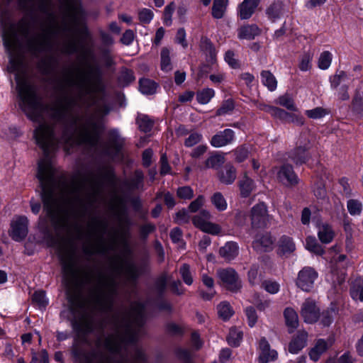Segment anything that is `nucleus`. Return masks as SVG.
Listing matches in <instances>:
<instances>
[{
	"instance_id": "nucleus-59",
	"label": "nucleus",
	"mask_w": 363,
	"mask_h": 363,
	"mask_svg": "<svg viewBox=\"0 0 363 363\" xmlns=\"http://www.w3.org/2000/svg\"><path fill=\"white\" fill-rule=\"evenodd\" d=\"M262 287L269 293L274 294L279 292L280 286L277 281H265L262 283Z\"/></svg>"
},
{
	"instance_id": "nucleus-55",
	"label": "nucleus",
	"mask_w": 363,
	"mask_h": 363,
	"mask_svg": "<svg viewBox=\"0 0 363 363\" xmlns=\"http://www.w3.org/2000/svg\"><path fill=\"white\" fill-rule=\"evenodd\" d=\"M119 80L123 85H128L135 80V77L131 70L124 69L121 71Z\"/></svg>"
},
{
	"instance_id": "nucleus-38",
	"label": "nucleus",
	"mask_w": 363,
	"mask_h": 363,
	"mask_svg": "<svg viewBox=\"0 0 363 363\" xmlns=\"http://www.w3.org/2000/svg\"><path fill=\"white\" fill-rule=\"evenodd\" d=\"M137 123L141 131L148 133L152 130L154 121L146 115H139L137 118Z\"/></svg>"
},
{
	"instance_id": "nucleus-35",
	"label": "nucleus",
	"mask_w": 363,
	"mask_h": 363,
	"mask_svg": "<svg viewBox=\"0 0 363 363\" xmlns=\"http://www.w3.org/2000/svg\"><path fill=\"white\" fill-rule=\"evenodd\" d=\"M212 205L218 211H224L228 208V203L220 192H216L211 196Z\"/></svg>"
},
{
	"instance_id": "nucleus-18",
	"label": "nucleus",
	"mask_w": 363,
	"mask_h": 363,
	"mask_svg": "<svg viewBox=\"0 0 363 363\" xmlns=\"http://www.w3.org/2000/svg\"><path fill=\"white\" fill-rule=\"evenodd\" d=\"M219 181L225 185L232 184L236 177V169L230 164H227L223 169L218 172Z\"/></svg>"
},
{
	"instance_id": "nucleus-58",
	"label": "nucleus",
	"mask_w": 363,
	"mask_h": 363,
	"mask_svg": "<svg viewBox=\"0 0 363 363\" xmlns=\"http://www.w3.org/2000/svg\"><path fill=\"white\" fill-rule=\"evenodd\" d=\"M203 137L202 135L199 133H191L189 137L185 140L184 145L186 147H192L202 140Z\"/></svg>"
},
{
	"instance_id": "nucleus-7",
	"label": "nucleus",
	"mask_w": 363,
	"mask_h": 363,
	"mask_svg": "<svg viewBox=\"0 0 363 363\" xmlns=\"http://www.w3.org/2000/svg\"><path fill=\"white\" fill-rule=\"evenodd\" d=\"M211 218V213L209 211L203 209L199 214L194 216L192 222L194 225L199 228L203 232L218 235L221 231V228L219 225L209 221Z\"/></svg>"
},
{
	"instance_id": "nucleus-32",
	"label": "nucleus",
	"mask_w": 363,
	"mask_h": 363,
	"mask_svg": "<svg viewBox=\"0 0 363 363\" xmlns=\"http://www.w3.org/2000/svg\"><path fill=\"white\" fill-rule=\"evenodd\" d=\"M340 247L338 245L332 247L329 250V255L330 258V263L334 265L340 264V267H345L342 264L346 259L345 255L340 254Z\"/></svg>"
},
{
	"instance_id": "nucleus-40",
	"label": "nucleus",
	"mask_w": 363,
	"mask_h": 363,
	"mask_svg": "<svg viewBox=\"0 0 363 363\" xmlns=\"http://www.w3.org/2000/svg\"><path fill=\"white\" fill-rule=\"evenodd\" d=\"M306 248L318 255H323L324 254V250L321 245H320L316 239L314 237H308L306 240Z\"/></svg>"
},
{
	"instance_id": "nucleus-28",
	"label": "nucleus",
	"mask_w": 363,
	"mask_h": 363,
	"mask_svg": "<svg viewBox=\"0 0 363 363\" xmlns=\"http://www.w3.org/2000/svg\"><path fill=\"white\" fill-rule=\"evenodd\" d=\"M273 240L272 237L268 235H263L259 238L256 239L252 244L255 250L259 252H265L270 250L272 247Z\"/></svg>"
},
{
	"instance_id": "nucleus-14",
	"label": "nucleus",
	"mask_w": 363,
	"mask_h": 363,
	"mask_svg": "<svg viewBox=\"0 0 363 363\" xmlns=\"http://www.w3.org/2000/svg\"><path fill=\"white\" fill-rule=\"evenodd\" d=\"M235 138L232 129L226 128L218 132L211 139L210 143L214 147H222L233 143Z\"/></svg>"
},
{
	"instance_id": "nucleus-37",
	"label": "nucleus",
	"mask_w": 363,
	"mask_h": 363,
	"mask_svg": "<svg viewBox=\"0 0 363 363\" xmlns=\"http://www.w3.org/2000/svg\"><path fill=\"white\" fill-rule=\"evenodd\" d=\"M279 247L281 253L286 254L295 250V244L291 238L287 236H282L279 242Z\"/></svg>"
},
{
	"instance_id": "nucleus-39",
	"label": "nucleus",
	"mask_w": 363,
	"mask_h": 363,
	"mask_svg": "<svg viewBox=\"0 0 363 363\" xmlns=\"http://www.w3.org/2000/svg\"><path fill=\"white\" fill-rule=\"evenodd\" d=\"M242 339V331L236 328H232L230 330L228 336L227 337L228 342L230 345L237 347L240 345Z\"/></svg>"
},
{
	"instance_id": "nucleus-56",
	"label": "nucleus",
	"mask_w": 363,
	"mask_h": 363,
	"mask_svg": "<svg viewBox=\"0 0 363 363\" xmlns=\"http://www.w3.org/2000/svg\"><path fill=\"white\" fill-rule=\"evenodd\" d=\"M154 13L152 10L143 9L138 12L140 21L143 23H149L153 18Z\"/></svg>"
},
{
	"instance_id": "nucleus-46",
	"label": "nucleus",
	"mask_w": 363,
	"mask_h": 363,
	"mask_svg": "<svg viewBox=\"0 0 363 363\" xmlns=\"http://www.w3.org/2000/svg\"><path fill=\"white\" fill-rule=\"evenodd\" d=\"M217 309L219 316L225 320L229 319L233 314V311L230 304L225 301L220 303Z\"/></svg>"
},
{
	"instance_id": "nucleus-53",
	"label": "nucleus",
	"mask_w": 363,
	"mask_h": 363,
	"mask_svg": "<svg viewBox=\"0 0 363 363\" xmlns=\"http://www.w3.org/2000/svg\"><path fill=\"white\" fill-rule=\"evenodd\" d=\"M312 55L310 53L303 54L300 59L299 69L303 72L308 71L311 68Z\"/></svg>"
},
{
	"instance_id": "nucleus-51",
	"label": "nucleus",
	"mask_w": 363,
	"mask_h": 363,
	"mask_svg": "<svg viewBox=\"0 0 363 363\" xmlns=\"http://www.w3.org/2000/svg\"><path fill=\"white\" fill-rule=\"evenodd\" d=\"M175 10V4L174 2L169 4L164 10L163 23L165 26H169L172 22V14Z\"/></svg>"
},
{
	"instance_id": "nucleus-13",
	"label": "nucleus",
	"mask_w": 363,
	"mask_h": 363,
	"mask_svg": "<svg viewBox=\"0 0 363 363\" xmlns=\"http://www.w3.org/2000/svg\"><path fill=\"white\" fill-rule=\"evenodd\" d=\"M301 315L306 323H315L320 317V312L315 301L306 299L301 306Z\"/></svg>"
},
{
	"instance_id": "nucleus-3",
	"label": "nucleus",
	"mask_w": 363,
	"mask_h": 363,
	"mask_svg": "<svg viewBox=\"0 0 363 363\" xmlns=\"http://www.w3.org/2000/svg\"><path fill=\"white\" fill-rule=\"evenodd\" d=\"M88 228L94 241L87 242L84 244L83 250L86 255H106L109 251L115 249L116 245V235L111 234L108 240L104 238L107 229V225L105 222L97 218H93L89 223Z\"/></svg>"
},
{
	"instance_id": "nucleus-57",
	"label": "nucleus",
	"mask_w": 363,
	"mask_h": 363,
	"mask_svg": "<svg viewBox=\"0 0 363 363\" xmlns=\"http://www.w3.org/2000/svg\"><path fill=\"white\" fill-rule=\"evenodd\" d=\"M205 203V197L203 195H199L195 200L191 202L189 206V210L195 213L199 211Z\"/></svg>"
},
{
	"instance_id": "nucleus-4",
	"label": "nucleus",
	"mask_w": 363,
	"mask_h": 363,
	"mask_svg": "<svg viewBox=\"0 0 363 363\" xmlns=\"http://www.w3.org/2000/svg\"><path fill=\"white\" fill-rule=\"evenodd\" d=\"M38 4L40 11L46 14L47 19L43 25L42 33L29 43V47L33 52L45 50L60 28L58 20L51 9V0H38Z\"/></svg>"
},
{
	"instance_id": "nucleus-22",
	"label": "nucleus",
	"mask_w": 363,
	"mask_h": 363,
	"mask_svg": "<svg viewBox=\"0 0 363 363\" xmlns=\"http://www.w3.org/2000/svg\"><path fill=\"white\" fill-rule=\"evenodd\" d=\"M122 145L123 140L116 131H113L108 141L105 152L107 155H114L120 151Z\"/></svg>"
},
{
	"instance_id": "nucleus-50",
	"label": "nucleus",
	"mask_w": 363,
	"mask_h": 363,
	"mask_svg": "<svg viewBox=\"0 0 363 363\" xmlns=\"http://www.w3.org/2000/svg\"><path fill=\"white\" fill-rule=\"evenodd\" d=\"M33 301L38 305L39 308H45L48 303L45 293L43 291H35L32 296Z\"/></svg>"
},
{
	"instance_id": "nucleus-47",
	"label": "nucleus",
	"mask_w": 363,
	"mask_h": 363,
	"mask_svg": "<svg viewBox=\"0 0 363 363\" xmlns=\"http://www.w3.org/2000/svg\"><path fill=\"white\" fill-rule=\"evenodd\" d=\"M179 274L184 281L187 285H191L193 284V275L191 271L190 266L187 264H184L179 269Z\"/></svg>"
},
{
	"instance_id": "nucleus-25",
	"label": "nucleus",
	"mask_w": 363,
	"mask_h": 363,
	"mask_svg": "<svg viewBox=\"0 0 363 363\" xmlns=\"http://www.w3.org/2000/svg\"><path fill=\"white\" fill-rule=\"evenodd\" d=\"M310 145L307 144L302 146L297 147L294 151H292L290 154L291 159L296 164H302L308 160L309 158V154L308 152V150L309 149Z\"/></svg>"
},
{
	"instance_id": "nucleus-20",
	"label": "nucleus",
	"mask_w": 363,
	"mask_h": 363,
	"mask_svg": "<svg viewBox=\"0 0 363 363\" xmlns=\"http://www.w3.org/2000/svg\"><path fill=\"white\" fill-rule=\"evenodd\" d=\"M79 49V42L74 28H72V35L64 40L62 46V50L65 53L72 54L78 52Z\"/></svg>"
},
{
	"instance_id": "nucleus-5",
	"label": "nucleus",
	"mask_w": 363,
	"mask_h": 363,
	"mask_svg": "<svg viewBox=\"0 0 363 363\" xmlns=\"http://www.w3.org/2000/svg\"><path fill=\"white\" fill-rule=\"evenodd\" d=\"M58 252L62 262L65 274L70 279L76 280L78 272L76 267L74 250L68 244H66L59 249Z\"/></svg>"
},
{
	"instance_id": "nucleus-10",
	"label": "nucleus",
	"mask_w": 363,
	"mask_h": 363,
	"mask_svg": "<svg viewBox=\"0 0 363 363\" xmlns=\"http://www.w3.org/2000/svg\"><path fill=\"white\" fill-rule=\"evenodd\" d=\"M219 279L225 287L232 291H237L241 287V282L237 272L232 268L221 269L217 271Z\"/></svg>"
},
{
	"instance_id": "nucleus-45",
	"label": "nucleus",
	"mask_w": 363,
	"mask_h": 363,
	"mask_svg": "<svg viewBox=\"0 0 363 363\" xmlns=\"http://www.w3.org/2000/svg\"><path fill=\"white\" fill-rule=\"evenodd\" d=\"M333 55L329 51L323 52L318 58V66L320 69H328L332 62Z\"/></svg>"
},
{
	"instance_id": "nucleus-52",
	"label": "nucleus",
	"mask_w": 363,
	"mask_h": 363,
	"mask_svg": "<svg viewBox=\"0 0 363 363\" xmlns=\"http://www.w3.org/2000/svg\"><path fill=\"white\" fill-rule=\"evenodd\" d=\"M235 155V160L237 162H244L249 155V150L245 147L241 146L237 147L233 151Z\"/></svg>"
},
{
	"instance_id": "nucleus-26",
	"label": "nucleus",
	"mask_w": 363,
	"mask_h": 363,
	"mask_svg": "<svg viewBox=\"0 0 363 363\" xmlns=\"http://www.w3.org/2000/svg\"><path fill=\"white\" fill-rule=\"evenodd\" d=\"M318 236L321 242L328 244L333 240L335 233L331 226L327 223H320L317 226Z\"/></svg>"
},
{
	"instance_id": "nucleus-41",
	"label": "nucleus",
	"mask_w": 363,
	"mask_h": 363,
	"mask_svg": "<svg viewBox=\"0 0 363 363\" xmlns=\"http://www.w3.org/2000/svg\"><path fill=\"white\" fill-rule=\"evenodd\" d=\"M347 208L351 216H359L362 212V203L357 199H349L347 201Z\"/></svg>"
},
{
	"instance_id": "nucleus-17",
	"label": "nucleus",
	"mask_w": 363,
	"mask_h": 363,
	"mask_svg": "<svg viewBox=\"0 0 363 363\" xmlns=\"http://www.w3.org/2000/svg\"><path fill=\"white\" fill-rule=\"evenodd\" d=\"M259 4V0H244L238 7V16L242 20L250 18Z\"/></svg>"
},
{
	"instance_id": "nucleus-60",
	"label": "nucleus",
	"mask_w": 363,
	"mask_h": 363,
	"mask_svg": "<svg viewBox=\"0 0 363 363\" xmlns=\"http://www.w3.org/2000/svg\"><path fill=\"white\" fill-rule=\"evenodd\" d=\"M313 193L318 199H323L326 195L325 185L322 181H318L313 184Z\"/></svg>"
},
{
	"instance_id": "nucleus-42",
	"label": "nucleus",
	"mask_w": 363,
	"mask_h": 363,
	"mask_svg": "<svg viewBox=\"0 0 363 363\" xmlns=\"http://www.w3.org/2000/svg\"><path fill=\"white\" fill-rule=\"evenodd\" d=\"M201 279H202L203 284L209 289L208 292H207V293L203 292L201 294V296H202L203 298H204L206 300H210L211 298H213V296L215 294V291L213 289L214 281L212 277H208L206 274H203Z\"/></svg>"
},
{
	"instance_id": "nucleus-62",
	"label": "nucleus",
	"mask_w": 363,
	"mask_h": 363,
	"mask_svg": "<svg viewBox=\"0 0 363 363\" xmlns=\"http://www.w3.org/2000/svg\"><path fill=\"white\" fill-rule=\"evenodd\" d=\"M206 51L207 52V60L211 64L216 61V51L211 43L207 41L206 45Z\"/></svg>"
},
{
	"instance_id": "nucleus-63",
	"label": "nucleus",
	"mask_w": 363,
	"mask_h": 363,
	"mask_svg": "<svg viewBox=\"0 0 363 363\" xmlns=\"http://www.w3.org/2000/svg\"><path fill=\"white\" fill-rule=\"evenodd\" d=\"M186 36V31L183 28H181L177 30L175 36V42L178 44H180L183 48H186L188 46Z\"/></svg>"
},
{
	"instance_id": "nucleus-54",
	"label": "nucleus",
	"mask_w": 363,
	"mask_h": 363,
	"mask_svg": "<svg viewBox=\"0 0 363 363\" xmlns=\"http://www.w3.org/2000/svg\"><path fill=\"white\" fill-rule=\"evenodd\" d=\"M30 363H48V352L45 350H42L39 353L33 351Z\"/></svg>"
},
{
	"instance_id": "nucleus-11",
	"label": "nucleus",
	"mask_w": 363,
	"mask_h": 363,
	"mask_svg": "<svg viewBox=\"0 0 363 363\" xmlns=\"http://www.w3.org/2000/svg\"><path fill=\"white\" fill-rule=\"evenodd\" d=\"M28 220L26 216H16L11 223L10 236L15 241L23 240L28 235Z\"/></svg>"
},
{
	"instance_id": "nucleus-6",
	"label": "nucleus",
	"mask_w": 363,
	"mask_h": 363,
	"mask_svg": "<svg viewBox=\"0 0 363 363\" xmlns=\"http://www.w3.org/2000/svg\"><path fill=\"white\" fill-rule=\"evenodd\" d=\"M250 215L252 228H265L272 219L268 213L267 206L264 202H259L253 206Z\"/></svg>"
},
{
	"instance_id": "nucleus-61",
	"label": "nucleus",
	"mask_w": 363,
	"mask_h": 363,
	"mask_svg": "<svg viewBox=\"0 0 363 363\" xmlns=\"http://www.w3.org/2000/svg\"><path fill=\"white\" fill-rule=\"evenodd\" d=\"M177 196L183 199H190L194 196V191L190 186L179 187L177 189Z\"/></svg>"
},
{
	"instance_id": "nucleus-12",
	"label": "nucleus",
	"mask_w": 363,
	"mask_h": 363,
	"mask_svg": "<svg viewBox=\"0 0 363 363\" xmlns=\"http://www.w3.org/2000/svg\"><path fill=\"white\" fill-rule=\"evenodd\" d=\"M277 179L285 186H294L298 183V177L291 165H283L273 169Z\"/></svg>"
},
{
	"instance_id": "nucleus-44",
	"label": "nucleus",
	"mask_w": 363,
	"mask_h": 363,
	"mask_svg": "<svg viewBox=\"0 0 363 363\" xmlns=\"http://www.w3.org/2000/svg\"><path fill=\"white\" fill-rule=\"evenodd\" d=\"M161 69L163 71L169 72L172 70V65L170 59V51L167 48H163L161 50Z\"/></svg>"
},
{
	"instance_id": "nucleus-33",
	"label": "nucleus",
	"mask_w": 363,
	"mask_h": 363,
	"mask_svg": "<svg viewBox=\"0 0 363 363\" xmlns=\"http://www.w3.org/2000/svg\"><path fill=\"white\" fill-rule=\"evenodd\" d=\"M157 84L149 79L143 78L139 82V89L142 94L150 95L155 93L157 89Z\"/></svg>"
},
{
	"instance_id": "nucleus-2",
	"label": "nucleus",
	"mask_w": 363,
	"mask_h": 363,
	"mask_svg": "<svg viewBox=\"0 0 363 363\" xmlns=\"http://www.w3.org/2000/svg\"><path fill=\"white\" fill-rule=\"evenodd\" d=\"M110 274L100 272L91 291L96 307L103 311H110L116 294V278L123 276L128 281H135L142 273L135 263L120 255L109 259Z\"/></svg>"
},
{
	"instance_id": "nucleus-49",
	"label": "nucleus",
	"mask_w": 363,
	"mask_h": 363,
	"mask_svg": "<svg viewBox=\"0 0 363 363\" xmlns=\"http://www.w3.org/2000/svg\"><path fill=\"white\" fill-rule=\"evenodd\" d=\"M306 115L312 119H320L329 113V111L323 107H316L305 111Z\"/></svg>"
},
{
	"instance_id": "nucleus-31",
	"label": "nucleus",
	"mask_w": 363,
	"mask_h": 363,
	"mask_svg": "<svg viewBox=\"0 0 363 363\" xmlns=\"http://www.w3.org/2000/svg\"><path fill=\"white\" fill-rule=\"evenodd\" d=\"M350 295L353 300L363 301V278L354 281L350 289Z\"/></svg>"
},
{
	"instance_id": "nucleus-19",
	"label": "nucleus",
	"mask_w": 363,
	"mask_h": 363,
	"mask_svg": "<svg viewBox=\"0 0 363 363\" xmlns=\"http://www.w3.org/2000/svg\"><path fill=\"white\" fill-rule=\"evenodd\" d=\"M308 333L302 330L299 331L297 335L290 342L289 345V351L291 354H297L303 347H306L307 342Z\"/></svg>"
},
{
	"instance_id": "nucleus-9",
	"label": "nucleus",
	"mask_w": 363,
	"mask_h": 363,
	"mask_svg": "<svg viewBox=\"0 0 363 363\" xmlns=\"http://www.w3.org/2000/svg\"><path fill=\"white\" fill-rule=\"evenodd\" d=\"M318 279L317 272L310 267H303L298 274L296 286L304 291H310Z\"/></svg>"
},
{
	"instance_id": "nucleus-24",
	"label": "nucleus",
	"mask_w": 363,
	"mask_h": 363,
	"mask_svg": "<svg viewBox=\"0 0 363 363\" xmlns=\"http://www.w3.org/2000/svg\"><path fill=\"white\" fill-rule=\"evenodd\" d=\"M239 247L235 242H228L220 248L219 253L222 257L228 261L234 259L238 255Z\"/></svg>"
},
{
	"instance_id": "nucleus-48",
	"label": "nucleus",
	"mask_w": 363,
	"mask_h": 363,
	"mask_svg": "<svg viewBox=\"0 0 363 363\" xmlns=\"http://www.w3.org/2000/svg\"><path fill=\"white\" fill-rule=\"evenodd\" d=\"M277 103L292 111H297L298 109L294 104L293 99L289 95H283L278 98Z\"/></svg>"
},
{
	"instance_id": "nucleus-30",
	"label": "nucleus",
	"mask_w": 363,
	"mask_h": 363,
	"mask_svg": "<svg viewBox=\"0 0 363 363\" xmlns=\"http://www.w3.org/2000/svg\"><path fill=\"white\" fill-rule=\"evenodd\" d=\"M262 84L267 88L269 91H274L277 87V80L274 75L267 70H263L260 74Z\"/></svg>"
},
{
	"instance_id": "nucleus-36",
	"label": "nucleus",
	"mask_w": 363,
	"mask_h": 363,
	"mask_svg": "<svg viewBox=\"0 0 363 363\" xmlns=\"http://www.w3.org/2000/svg\"><path fill=\"white\" fill-rule=\"evenodd\" d=\"M228 0H214L212 7V16L215 18H221L226 10Z\"/></svg>"
},
{
	"instance_id": "nucleus-43",
	"label": "nucleus",
	"mask_w": 363,
	"mask_h": 363,
	"mask_svg": "<svg viewBox=\"0 0 363 363\" xmlns=\"http://www.w3.org/2000/svg\"><path fill=\"white\" fill-rule=\"evenodd\" d=\"M215 91L211 88H206L197 92L196 99L201 104H208L211 99L214 96Z\"/></svg>"
},
{
	"instance_id": "nucleus-16",
	"label": "nucleus",
	"mask_w": 363,
	"mask_h": 363,
	"mask_svg": "<svg viewBox=\"0 0 363 363\" xmlns=\"http://www.w3.org/2000/svg\"><path fill=\"white\" fill-rule=\"evenodd\" d=\"M333 345V340H325L323 339H318L313 347L309 352L310 359L314 362H317L320 356L325 353L327 350Z\"/></svg>"
},
{
	"instance_id": "nucleus-1",
	"label": "nucleus",
	"mask_w": 363,
	"mask_h": 363,
	"mask_svg": "<svg viewBox=\"0 0 363 363\" xmlns=\"http://www.w3.org/2000/svg\"><path fill=\"white\" fill-rule=\"evenodd\" d=\"M4 44L10 55L8 69L15 73L20 106L30 120L39 123L34 136L45 153V157L38 163L37 174L44 208L50 223H63L67 215H82L96 202L101 194V179L88 173L74 179L69 184L56 188L55 169L48 155L58 143L65 148L76 144H96L100 125L94 116L83 113L79 104L84 96L95 94L98 84L79 69H68L59 84L61 99L52 107L44 106L35 86L26 79L22 56L13 53L14 38L4 36Z\"/></svg>"
},
{
	"instance_id": "nucleus-27",
	"label": "nucleus",
	"mask_w": 363,
	"mask_h": 363,
	"mask_svg": "<svg viewBox=\"0 0 363 363\" xmlns=\"http://www.w3.org/2000/svg\"><path fill=\"white\" fill-rule=\"evenodd\" d=\"M284 315L289 333H293L298 325V317L296 311L289 307L284 310Z\"/></svg>"
},
{
	"instance_id": "nucleus-29",
	"label": "nucleus",
	"mask_w": 363,
	"mask_h": 363,
	"mask_svg": "<svg viewBox=\"0 0 363 363\" xmlns=\"http://www.w3.org/2000/svg\"><path fill=\"white\" fill-rule=\"evenodd\" d=\"M259 33V28L256 25H247L238 30V36L240 39L252 40Z\"/></svg>"
},
{
	"instance_id": "nucleus-34",
	"label": "nucleus",
	"mask_w": 363,
	"mask_h": 363,
	"mask_svg": "<svg viewBox=\"0 0 363 363\" xmlns=\"http://www.w3.org/2000/svg\"><path fill=\"white\" fill-rule=\"evenodd\" d=\"M225 161L224 155L220 154L213 155L206 160L204 167L206 169H218L225 163Z\"/></svg>"
},
{
	"instance_id": "nucleus-64",
	"label": "nucleus",
	"mask_w": 363,
	"mask_h": 363,
	"mask_svg": "<svg viewBox=\"0 0 363 363\" xmlns=\"http://www.w3.org/2000/svg\"><path fill=\"white\" fill-rule=\"evenodd\" d=\"M170 238L172 242L180 244L179 246L184 245L182 242V232L179 228H174L171 230Z\"/></svg>"
},
{
	"instance_id": "nucleus-23",
	"label": "nucleus",
	"mask_w": 363,
	"mask_h": 363,
	"mask_svg": "<svg viewBox=\"0 0 363 363\" xmlns=\"http://www.w3.org/2000/svg\"><path fill=\"white\" fill-rule=\"evenodd\" d=\"M286 12L285 6L281 1H277L272 4L266 10L268 18L275 21L280 18Z\"/></svg>"
},
{
	"instance_id": "nucleus-21",
	"label": "nucleus",
	"mask_w": 363,
	"mask_h": 363,
	"mask_svg": "<svg viewBox=\"0 0 363 363\" xmlns=\"http://www.w3.org/2000/svg\"><path fill=\"white\" fill-rule=\"evenodd\" d=\"M238 186L240 196L242 198L248 197L251 193L255 190V183L253 179L250 178L246 173L243 177L239 181Z\"/></svg>"
},
{
	"instance_id": "nucleus-15",
	"label": "nucleus",
	"mask_w": 363,
	"mask_h": 363,
	"mask_svg": "<svg viewBox=\"0 0 363 363\" xmlns=\"http://www.w3.org/2000/svg\"><path fill=\"white\" fill-rule=\"evenodd\" d=\"M259 361L261 363H268L277 359L278 353L276 350H272L267 340L261 338L259 343Z\"/></svg>"
},
{
	"instance_id": "nucleus-8",
	"label": "nucleus",
	"mask_w": 363,
	"mask_h": 363,
	"mask_svg": "<svg viewBox=\"0 0 363 363\" xmlns=\"http://www.w3.org/2000/svg\"><path fill=\"white\" fill-rule=\"evenodd\" d=\"M349 80L347 74L342 70L337 71L329 78L331 89L337 91L338 97L341 100H347L350 97L347 92Z\"/></svg>"
}]
</instances>
